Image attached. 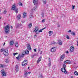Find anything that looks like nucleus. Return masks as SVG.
I'll return each instance as SVG.
<instances>
[{
	"label": "nucleus",
	"mask_w": 78,
	"mask_h": 78,
	"mask_svg": "<svg viewBox=\"0 0 78 78\" xmlns=\"http://www.w3.org/2000/svg\"><path fill=\"white\" fill-rule=\"evenodd\" d=\"M9 24L7 25L5 27L4 30L6 33L8 34L9 33Z\"/></svg>",
	"instance_id": "1"
},
{
	"label": "nucleus",
	"mask_w": 78,
	"mask_h": 78,
	"mask_svg": "<svg viewBox=\"0 0 78 78\" xmlns=\"http://www.w3.org/2000/svg\"><path fill=\"white\" fill-rule=\"evenodd\" d=\"M12 9L14 11H15L16 14L18 13V8H17V7L16 6V4H15L14 5H12Z\"/></svg>",
	"instance_id": "2"
},
{
	"label": "nucleus",
	"mask_w": 78,
	"mask_h": 78,
	"mask_svg": "<svg viewBox=\"0 0 78 78\" xmlns=\"http://www.w3.org/2000/svg\"><path fill=\"white\" fill-rule=\"evenodd\" d=\"M27 63H28L27 60H25L22 63V65L23 66H25L26 65H27Z\"/></svg>",
	"instance_id": "3"
},
{
	"label": "nucleus",
	"mask_w": 78,
	"mask_h": 78,
	"mask_svg": "<svg viewBox=\"0 0 78 78\" xmlns=\"http://www.w3.org/2000/svg\"><path fill=\"white\" fill-rule=\"evenodd\" d=\"M3 54L5 56H8V49H6L5 50Z\"/></svg>",
	"instance_id": "4"
},
{
	"label": "nucleus",
	"mask_w": 78,
	"mask_h": 78,
	"mask_svg": "<svg viewBox=\"0 0 78 78\" xmlns=\"http://www.w3.org/2000/svg\"><path fill=\"white\" fill-rule=\"evenodd\" d=\"M1 72L2 74V76H6V73L5 72V71L4 69H2L1 71Z\"/></svg>",
	"instance_id": "5"
},
{
	"label": "nucleus",
	"mask_w": 78,
	"mask_h": 78,
	"mask_svg": "<svg viewBox=\"0 0 78 78\" xmlns=\"http://www.w3.org/2000/svg\"><path fill=\"white\" fill-rule=\"evenodd\" d=\"M61 70L62 72H64V73H67V72L66 71V69L64 68H62L61 69Z\"/></svg>",
	"instance_id": "6"
},
{
	"label": "nucleus",
	"mask_w": 78,
	"mask_h": 78,
	"mask_svg": "<svg viewBox=\"0 0 78 78\" xmlns=\"http://www.w3.org/2000/svg\"><path fill=\"white\" fill-rule=\"evenodd\" d=\"M75 49V48L73 47V46H72L70 47V49L69 50V52L70 53H72V52H73V51H74V50Z\"/></svg>",
	"instance_id": "7"
},
{
	"label": "nucleus",
	"mask_w": 78,
	"mask_h": 78,
	"mask_svg": "<svg viewBox=\"0 0 78 78\" xmlns=\"http://www.w3.org/2000/svg\"><path fill=\"white\" fill-rule=\"evenodd\" d=\"M56 50V48L55 47H54L52 48L51 49V52H55Z\"/></svg>",
	"instance_id": "8"
},
{
	"label": "nucleus",
	"mask_w": 78,
	"mask_h": 78,
	"mask_svg": "<svg viewBox=\"0 0 78 78\" xmlns=\"http://www.w3.org/2000/svg\"><path fill=\"white\" fill-rule=\"evenodd\" d=\"M37 8V7H33V8H32L31 9V12L33 13V12L34 11H35V9H36Z\"/></svg>",
	"instance_id": "9"
},
{
	"label": "nucleus",
	"mask_w": 78,
	"mask_h": 78,
	"mask_svg": "<svg viewBox=\"0 0 78 78\" xmlns=\"http://www.w3.org/2000/svg\"><path fill=\"white\" fill-rule=\"evenodd\" d=\"M33 3L34 5H37V0H34Z\"/></svg>",
	"instance_id": "10"
},
{
	"label": "nucleus",
	"mask_w": 78,
	"mask_h": 78,
	"mask_svg": "<svg viewBox=\"0 0 78 78\" xmlns=\"http://www.w3.org/2000/svg\"><path fill=\"white\" fill-rule=\"evenodd\" d=\"M64 57H65V55H62L60 57L61 61H63L64 58Z\"/></svg>",
	"instance_id": "11"
},
{
	"label": "nucleus",
	"mask_w": 78,
	"mask_h": 78,
	"mask_svg": "<svg viewBox=\"0 0 78 78\" xmlns=\"http://www.w3.org/2000/svg\"><path fill=\"white\" fill-rule=\"evenodd\" d=\"M27 48L29 50H30L31 49V46H30V44H28L27 45Z\"/></svg>",
	"instance_id": "12"
},
{
	"label": "nucleus",
	"mask_w": 78,
	"mask_h": 78,
	"mask_svg": "<svg viewBox=\"0 0 78 78\" xmlns=\"http://www.w3.org/2000/svg\"><path fill=\"white\" fill-rule=\"evenodd\" d=\"M42 59V57H40L39 58V59H38L37 61V63L38 64V63H39V62H40L41 60Z\"/></svg>",
	"instance_id": "13"
},
{
	"label": "nucleus",
	"mask_w": 78,
	"mask_h": 78,
	"mask_svg": "<svg viewBox=\"0 0 78 78\" xmlns=\"http://www.w3.org/2000/svg\"><path fill=\"white\" fill-rule=\"evenodd\" d=\"M30 73H31V72H27L25 73L24 75L25 76H27V75H29V74H30Z\"/></svg>",
	"instance_id": "14"
},
{
	"label": "nucleus",
	"mask_w": 78,
	"mask_h": 78,
	"mask_svg": "<svg viewBox=\"0 0 78 78\" xmlns=\"http://www.w3.org/2000/svg\"><path fill=\"white\" fill-rule=\"evenodd\" d=\"M20 17H21V15H19L17 16V19L18 20H19L20 19Z\"/></svg>",
	"instance_id": "15"
},
{
	"label": "nucleus",
	"mask_w": 78,
	"mask_h": 78,
	"mask_svg": "<svg viewBox=\"0 0 78 78\" xmlns=\"http://www.w3.org/2000/svg\"><path fill=\"white\" fill-rule=\"evenodd\" d=\"M58 43L60 45H62V41H61L60 40H58Z\"/></svg>",
	"instance_id": "16"
},
{
	"label": "nucleus",
	"mask_w": 78,
	"mask_h": 78,
	"mask_svg": "<svg viewBox=\"0 0 78 78\" xmlns=\"http://www.w3.org/2000/svg\"><path fill=\"white\" fill-rule=\"evenodd\" d=\"M14 44V41H11L10 42V45H12Z\"/></svg>",
	"instance_id": "17"
},
{
	"label": "nucleus",
	"mask_w": 78,
	"mask_h": 78,
	"mask_svg": "<svg viewBox=\"0 0 78 78\" xmlns=\"http://www.w3.org/2000/svg\"><path fill=\"white\" fill-rule=\"evenodd\" d=\"M15 45L16 47H18V46H19V44H18V42H16L15 43Z\"/></svg>",
	"instance_id": "18"
},
{
	"label": "nucleus",
	"mask_w": 78,
	"mask_h": 78,
	"mask_svg": "<svg viewBox=\"0 0 78 78\" xmlns=\"http://www.w3.org/2000/svg\"><path fill=\"white\" fill-rule=\"evenodd\" d=\"M27 16V14L25 13H24L23 15V17L24 18L25 17Z\"/></svg>",
	"instance_id": "19"
},
{
	"label": "nucleus",
	"mask_w": 78,
	"mask_h": 78,
	"mask_svg": "<svg viewBox=\"0 0 78 78\" xmlns=\"http://www.w3.org/2000/svg\"><path fill=\"white\" fill-rule=\"evenodd\" d=\"M25 53H26V54H28V53H29V51H28V50H26L25 51Z\"/></svg>",
	"instance_id": "20"
},
{
	"label": "nucleus",
	"mask_w": 78,
	"mask_h": 78,
	"mask_svg": "<svg viewBox=\"0 0 78 78\" xmlns=\"http://www.w3.org/2000/svg\"><path fill=\"white\" fill-rule=\"evenodd\" d=\"M30 18H31V19L33 18V13H30Z\"/></svg>",
	"instance_id": "21"
},
{
	"label": "nucleus",
	"mask_w": 78,
	"mask_h": 78,
	"mask_svg": "<svg viewBox=\"0 0 78 78\" xmlns=\"http://www.w3.org/2000/svg\"><path fill=\"white\" fill-rule=\"evenodd\" d=\"M57 43H58V42H55V41H54L53 42H52L51 44H57Z\"/></svg>",
	"instance_id": "22"
},
{
	"label": "nucleus",
	"mask_w": 78,
	"mask_h": 78,
	"mask_svg": "<svg viewBox=\"0 0 78 78\" xmlns=\"http://www.w3.org/2000/svg\"><path fill=\"white\" fill-rule=\"evenodd\" d=\"M74 74L75 75H78V72L76 71H75L74 72Z\"/></svg>",
	"instance_id": "23"
},
{
	"label": "nucleus",
	"mask_w": 78,
	"mask_h": 78,
	"mask_svg": "<svg viewBox=\"0 0 78 78\" xmlns=\"http://www.w3.org/2000/svg\"><path fill=\"white\" fill-rule=\"evenodd\" d=\"M6 50L5 49H4L3 48H2L0 51L1 52H3V51H5V50Z\"/></svg>",
	"instance_id": "24"
},
{
	"label": "nucleus",
	"mask_w": 78,
	"mask_h": 78,
	"mask_svg": "<svg viewBox=\"0 0 78 78\" xmlns=\"http://www.w3.org/2000/svg\"><path fill=\"white\" fill-rule=\"evenodd\" d=\"M32 26V23H30L29 24V26H28L29 28H31V27Z\"/></svg>",
	"instance_id": "25"
},
{
	"label": "nucleus",
	"mask_w": 78,
	"mask_h": 78,
	"mask_svg": "<svg viewBox=\"0 0 78 78\" xmlns=\"http://www.w3.org/2000/svg\"><path fill=\"white\" fill-rule=\"evenodd\" d=\"M71 34H72V35H73V36H75V33L73 32H72L71 33Z\"/></svg>",
	"instance_id": "26"
},
{
	"label": "nucleus",
	"mask_w": 78,
	"mask_h": 78,
	"mask_svg": "<svg viewBox=\"0 0 78 78\" xmlns=\"http://www.w3.org/2000/svg\"><path fill=\"white\" fill-rule=\"evenodd\" d=\"M66 38L67 39H69L70 37H69V36H68V35H66Z\"/></svg>",
	"instance_id": "27"
},
{
	"label": "nucleus",
	"mask_w": 78,
	"mask_h": 78,
	"mask_svg": "<svg viewBox=\"0 0 78 78\" xmlns=\"http://www.w3.org/2000/svg\"><path fill=\"white\" fill-rule=\"evenodd\" d=\"M43 2L44 4H45L46 2H47V0H43Z\"/></svg>",
	"instance_id": "28"
},
{
	"label": "nucleus",
	"mask_w": 78,
	"mask_h": 78,
	"mask_svg": "<svg viewBox=\"0 0 78 78\" xmlns=\"http://www.w3.org/2000/svg\"><path fill=\"white\" fill-rule=\"evenodd\" d=\"M19 5L20 6H22V2H19Z\"/></svg>",
	"instance_id": "29"
},
{
	"label": "nucleus",
	"mask_w": 78,
	"mask_h": 78,
	"mask_svg": "<svg viewBox=\"0 0 78 78\" xmlns=\"http://www.w3.org/2000/svg\"><path fill=\"white\" fill-rule=\"evenodd\" d=\"M49 34H53V32L51 31H50L49 32Z\"/></svg>",
	"instance_id": "30"
},
{
	"label": "nucleus",
	"mask_w": 78,
	"mask_h": 78,
	"mask_svg": "<svg viewBox=\"0 0 78 78\" xmlns=\"http://www.w3.org/2000/svg\"><path fill=\"white\" fill-rule=\"evenodd\" d=\"M64 64H67L68 63V60H66V61L64 62Z\"/></svg>",
	"instance_id": "31"
},
{
	"label": "nucleus",
	"mask_w": 78,
	"mask_h": 78,
	"mask_svg": "<svg viewBox=\"0 0 78 78\" xmlns=\"http://www.w3.org/2000/svg\"><path fill=\"white\" fill-rule=\"evenodd\" d=\"M37 29H38L37 27L35 28V30H34V31H36V30H37Z\"/></svg>",
	"instance_id": "32"
},
{
	"label": "nucleus",
	"mask_w": 78,
	"mask_h": 78,
	"mask_svg": "<svg viewBox=\"0 0 78 78\" xmlns=\"http://www.w3.org/2000/svg\"><path fill=\"white\" fill-rule=\"evenodd\" d=\"M45 19H44L42 21V22H45Z\"/></svg>",
	"instance_id": "33"
},
{
	"label": "nucleus",
	"mask_w": 78,
	"mask_h": 78,
	"mask_svg": "<svg viewBox=\"0 0 78 78\" xmlns=\"http://www.w3.org/2000/svg\"><path fill=\"white\" fill-rule=\"evenodd\" d=\"M6 12H7V11H6V10H5L4 11V14H6Z\"/></svg>",
	"instance_id": "34"
},
{
	"label": "nucleus",
	"mask_w": 78,
	"mask_h": 78,
	"mask_svg": "<svg viewBox=\"0 0 78 78\" xmlns=\"http://www.w3.org/2000/svg\"><path fill=\"white\" fill-rule=\"evenodd\" d=\"M42 30H43V29H42L40 30H39L38 32H40L41 33L42 32Z\"/></svg>",
	"instance_id": "35"
},
{
	"label": "nucleus",
	"mask_w": 78,
	"mask_h": 78,
	"mask_svg": "<svg viewBox=\"0 0 78 78\" xmlns=\"http://www.w3.org/2000/svg\"><path fill=\"white\" fill-rule=\"evenodd\" d=\"M48 65V66H49V67H50L51 66V62H49Z\"/></svg>",
	"instance_id": "36"
},
{
	"label": "nucleus",
	"mask_w": 78,
	"mask_h": 78,
	"mask_svg": "<svg viewBox=\"0 0 78 78\" xmlns=\"http://www.w3.org/2000/svg\"><path fill=\"white\" fill-rule=\"evenodd\" d=\"M63 67H64L63 68H66V65H65V64H64L63 65Z\"/></svg>",
	"instance_id": "37"
},
{
	"label": "nucleus",
	"mask_w": 78,
	"mask_h": 78,
	"mask_svg": "<svg viewBox=\"0 0 78 78\" xmlns=\"http://www.w3.org/2000/svg\"><path fill=\"white\" fill-rule=\"evenodd\" d=\"M8 59H6L5 60V62H6V63H8Z\"/></svg>",
	"instance_id": "38"
},
{
	"label": "nucleus",
	"mask_w": 78,
	"mask_h": 78,
	"mask_svg": "<svg viewBox=\"0 0 78 78\" xmlns=\"http://www.w3.org/2000/svg\"><path fill=\"white\" fill-rule=\"evenodd\" d=\"M17 54H18V53L17 52H16V53H14L13 55L14 56H16V55H17Z\"/></svg>",
	"instance_id": "39"
},
{
	"label": "nucleus",
	"mask_w": 78,
	"mask_h": 78,
	"mask_svg": "<svg viewBox=\"0 0 78 78\" xmlns=\"http://www.w3.org/2000/svg\"><path fill=\"white\" fill-rule=\"evenodd\" d=\"M16 69H18L19 68V66L17 65H16Z\"/></svg>",
	"instance_id": "40"
},
{
	"label": "nucleus",
	"mask_w": 78,
	"mask_h": 78,
	"mask_svg": "<svg viewBox=\"0 0 78 78\" xmlns=\"http://www.w3.org/2000/svg\"><path fill=\"white\" fill-rule=\"evenodd\" d=\"M72 9H75V5H72Z\"/></svg>",
	"instance_id": "41"
},
{
	"label": "nucleus",
	"mask_w": 78,
	"mask_h": 78,
	"mask_svg": "<svg viewBox=\"0 0 78 78\" xmlns=\"http://www.w3.org/2000/svg\"><path fill=\"white\" fill-rule=\"evenodd\" d=\"M37 31H38V29H37L36 30H35V31L34 32V33H37Z\"/></svg>",
	"instance_id": "42"
},
{
	"label": "nucleus",
	"mask_w": 78,
	"mask_h": 78,
	"mask_svg": "<svg viewBox=\"0 0 78 78\" xmlns=\"http://www.w3.org/2000/svg\"><path fill=\"white\" fill-rule=\"evenodd\" d=\"M16 71L18 72V71H19V69H18V68H16Z\"/></svg>",
	"instance_id": "43"
},
{
	"label": "nucleus",
	"mask_w": 78,
	"mask_h": 78,
	"mask_svg": "<svg viewBox=\"0 0 78 78\" xmlns=\"http://www.w3.org/2000/svg\"><path fill=\"white\" fill-rule=\"evenodd\" d=\"M71 32H72L71 30H69L68 31V33H71Z\"/></svg>",
	"instance_id": "44"
},
{
	"label": "nucleus",
	"mask_w": 78,
	"mask_h": 78,
	"mask_svg": "<svg viewBox=\"0 0 78 78\" xmlns=\"http://www.w3.org/2000/svg\"><path fill=\"white\" fill-rule=\"evenodd\" d=\"M49 62H51L50 58H48Z\"/></svg>",
	"instance_id": "45"
},
{
	"label": "nucleus",
	"mask_w": 78,
	"mask_h": 78,
	"mask_svg": "<svg viewBox=\"0 0 78 78\" xmlns=\"http://www.w3.org/2000/svg\"><path fill=\"white\" fill-rule=\"evenodd\" d=\"M41 16L42 17H44V13H42V14H41Z\"/></svg>",
	"instance_id": "46"
},
{
	"label": "nucleus",
	"mask_w": 78,
	"mask_h": 78,
	"mask_svg": "<svg viewBox=\"0 0 78 78\" xmlns=\"http://www.w3.org/2000/svg\"><path fill=\"white\" fill-rule=\"evenodd\" d=\"M17 25L18 26V27H20V26H21V25L20 24H18Z\"/></svg>",
	"instance_id": "47"
},
{
	"label": "nucleus",
	"mask_w": 78,
	"mask_h": 78,
	"mask_svg": "<svg viewBox=\"0 0 78 78\" xmlns=\"http://www.w3.org/2000/svg\"><path fill=\"white\" fill-rule=\"evenodd\" d=\"M0 67H3V65L0 64Z\"/></svg>",
	"instance_id": "48"
},
{
	"label": "nucleus",
	"mask_w": 78,
	"mask_h": 78,
	"mask_svg": "<svg viewBox=\"0 0 78 78\" xmlns=\"http://www.w3.org/2000/svg\"><path fill=\"white\" fill-rule=\"evenodd\" d=\"M70 62H70V61H68V64H70Z\"/></svg>",
	"instance_id": "49"
},
{
	"label": "nucleus",
	"mask_w": 78,
	"mask_h": 78,
	"mask_svg": "<svg viewBox=\"0 0 78 78\" xmlns=\"http://www.w3.org/2000/svg\"><path fill=\"white\" fill-rule=\"evenodd\" d=\"M40 78H43V76H42V75H41L39 76Z\"/></svg>",
	"instance_id": "50"
},
{
	"label": "nucleus",
	"mask_w": 78,
	"mask_h": 78,
	"mask_svg": "<svg viewBox=\"0 0 78 78\" xmlns=\"http://www.w3.org/2000/svg\"><path fill=\"white\" fill-rule=\"evenodd\" d=\"M16 58L18 60H19V56L16 57Z\"/></svg>",
	"instance_id": "51"
},
{
	"label": "nucleus",
	"mask_w": 78,
	"mask_h": 78,
	"mask_svg": "<svg viewBox=\"0 0 78 78\" xmlns=\"http://www.w3.org/2000/svg\"><path fill=\"white\" fill-rule=\"evenodd\" d=\"M34 51L35 52H36V51H37L36 49H34Z\"/></svg>",
	"instance_id": "52"
},
{
	"label": "nucleus",
	"mask_w": 78,
	"mask_h": 78,
	"mask_svg": "<svg viewBox=\"0 0 78 78\" xmlns=\"http://www.w3.org/2000/svg\"><path fill=\"white\" fill-rule=\"evenodd\" d=\"M34 55H33L32 56V58H34Z\"/></svg>",
	"instance_id": "53"
},
{
	"label": "nucleus",
	"mask_w": 78,
	"mask_h": 78,
	"mask_svg": "<svg viewBox=\"0 0 78 78\" xmlns=\"http://www.w3.org/2000/svg\"><path fill=\"white\" fill-rule=\"evenodd\" d=\"M24 55H25L24 54H23L22 55V57H23V56H24Z\"/></svg>",
	"instance_id": "54"
},
{
	"label": "nucleus",
	"mask_w": 78,
	"mask_h": 78,
	"mask_svg": "<svg viewBox=\"0 0 78 78\" xmlns=\"http://www.w3.org/2000/svg\"><path fill=\"white\" fill-rule=\"evenodd\" d=\"M41 54H42V51H41V53L40 54V55H41Z\"/></svg>",
	"instance_id": "55"
},
{
	"label": "nucleus",
	"mask_w": 78,
	"mask_h": 78,
	"mask_svg": "<svg viewBox=\"0 0 78 78\" xmlns=\"http://www.w3.org/2000/svg\"><path fill=\"white\" fill-rule=\"evenodd\" d=\"M45 28H46V27H44V28H43L42 29L43 30H44V29H45Z\"/></svg>",
	"instance_id": "56"
},
{
	"label": "nucleus",
	"mask_w": 78,
	"mask_h": 78,
	"mask_svg": "<svg viewBox=\"0 0 78 78\" xmlns=\"http://www.w3.org/2000/svg\"><path fill=\"white\" fill-rule=\"evenodd\" d=\"M77 46H78V41L77 42Z\"/></svg>",
	"instance_id": "57"
},
{
	"label": "nucleus",
	"mask_w": 78,
	"mask_h": 78,
	"mask_svg": "<svg viewBox=\"0 0 78 78\" xmlns=\"http://www.w3.org/2000/svg\"><path fill=\"white\" fill-rule=\"evenodd\" d=\"M66 53H69V51H67L66 52Z\"/></svg>",
	"instance_id": "58"
},
{
	"label": "nucleus",
	"mask_w": 78,
	"mask_h": 78,
	"mask_svg": "<svg viewBox=\"0 0 78 78\" xmlns=\"http://www.w3.org/2000/svg\"><path fill=\"white\" fill-rule=\"evenodd\" d=\"M5 43H4L3 44L4 46H5Z\"/></svg>",
	"instance_id": "59"
},
{
	"label": "nucleus",
	"mask_w": 78,
	"mask_h": 78,
	"mask_svg": "<svg viewBox=\"0 0 78 78\" xmlns=\"http://www.w3.org/2000/svg\"><path fill=\"white\" fill-rule=\"evenodd\" d=\"M11 28H12V26H11Z\"/></svg>",
	"instance_id": "60"
},
{
	"label": "nucleus",
	"mask_w": 78,
	"mask_h": 78,
	"mask_svg": "<svg viewBox=\"0 0 78 78\" xmlns=\"http://www.w3.org/2000/svg\"><path fill=\"white\" fill-rule=\"evenodd\" d=\"M73 76H71V78H73Z\"/></svg>",
	"instance_id": "61"
},
{
	"label": "nucleus",
	"mask_w": 78,
	"mask_h": 78,
	"mask_svg": "<svg viewBox=\"0 0 78 78\" xmlns=\"http://www.w3.org/2000/svg\"><path fill=\"white\" fill-rule=\"evenodd\" d=\"M28 69L29 70H30V67H28Z\"/></svg>",
	"instance_id": "62"
},
{
	"label": "nucleus",
	"mask_w": 78,
	"mask_h": 78,
	"mask_svg": "<svg viewBox=\"0 0 78 78\" xmlns=\"http://www.w3.org/2000/svg\"><path fill=\"white\" fill-rule=\"evenodd\" d=\"M49 36H51V34H50Z\"/></svg>",
	"instance_id": "63"
},
{
	"label": "nucleus",
	"mask_w": 78,
	"mask_h": 78,
	"mask_svg": "<svg viewBox=\"0 0 78 78\" xmlns=\"http://www.w3.org/2000/svg\"><path fill=\"white\" fill-rule=\"evenodd\" d=\"M36 34H38V33H37H37H36Z\"/></svg>",
	"instance_id": "64"
}]
</instances>
